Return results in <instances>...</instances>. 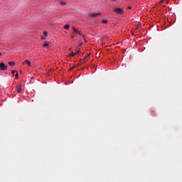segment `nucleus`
<instances>
[{
	"label": "nucleus",
	"instance_id": "1",
	"mask_svg": "<svg viewBox=\"0 0 182 182\" xmlns=\"http://www.w3.org/2000/svg\"><path fill=\"white\" fill-rule=\"evenodd\" d=\"M8 65H6L5 63H0V70H7Z\"/></svg>",
	"mask_w": 182,
	"mask_h": 182
},
{
	"label": "nucleus",
	"instance_id": "2",
	"mask_svg": "<svg viewBox=\"0 0 182 182\" xmlns=\"http://www.w3.org/2000/svg\"><path fill=\"white\" fill-rule=\"evenodd\" d=\"M114 12L122 15V14H123V9H122V8H116L114 9Z\"/></svg>",
	"mask_w": 182,
	"mask_h": 182
},
{
	"label": "nucleus",
	"instance_id": "3",
	"mask_svg": "<svg viewBox=\"0 0 182 182\" xmlns=\"http://www.w3.org/2000/svg\"><path fill=\"white\" fill-rule=\"evenodd\" d=\"M100 15H101L100 13H92V14H88V16H90L91 18H96V16H99Z\"/></svg>",
	"mask_w": 182,
	"mask_h": 182
},
{
	"label": "nucleus",
	"instance_id": "4",
	"mask_svg": "<svg viewBox=\"0 0 182 182\" xmlns=\"http://www.w3.org/2000/svg\"><path fill=\"white\" fill-rule=\"evenodd\" d=\"M28 65V66H31V61L26 60L23 63V65Z\"/></svg>",
	"mask_w": 182,
	"mask_h": 182
},
{
	"label": "nucleus",
	"instance_id": "5",
	"mask_svg": "<svg viewBox=\"0 0 182 182\" xmlns=\"http://www.w3.org/2000/svg\"><path fill=\"white\" fill-rule=\"evenodd\" d=\"M21 90H22V88H21V85H19V86H18V87H16V92H17V93H21Z\"/></svg>",
	"mask_w": 182,
	"mask_h": 182
},
{
	"label": "nucleus",
	"instance_id": "6",
	"mask_svg": "<svg viewBox=\"0 0 182 182\" xmlns=\"http://www.w3.org/2000/svg\"><path fill=\"white\" fill-rule=\"evenodd\" d=\"M48 46H49V42L45 41L44 43H43V47L44 48H48Z\"/></svg>",
	"mask_w": 182,
	"mask_h": 182
},
{
	"label": "nucleus",
	"instance_id": "7",
	"mask_svg": "<svg viewBox=\"0 0 182 182\" xmlns=\"http://www.w3.org/2000/svg\"><path fill=\"white\" fill-rule=\"evenodd\" d=\"M73 29L74 32H75V33H78V35H80V33L79 32V31H77V29H76L75 27H73Z\"/></svg>",
	"mask_w": 182,
	"mask_h": 182
},
{
	"label": "nucleus",
	"instance_id": "8",
	"mask_svg": "<svg viewBox=\"0 0 182 182\" xmlns=\"http://www.w3.org/2000/svg\"><path fill=\"white\" fill-rule=\"evenodd\" d=\"M9 66H15V62L10 61V62H9Z\"/></svg>",
	"mask_w": 182,
	"mask_h": 182
},
{
	"label": "nucleus",
	"instance_id": "9",
	"mask_svg": "<svg viewBox=\"0 0 182 182\" xmlns=\"http://www.w3.org/2000/svg\"><path fill=\"white\" fill-rule=\"evenodd\" d=\"M64 29H69V24H65L64 26Z\"/></svg>",
	"mask_w": 182,
	"mask_h": 182
},
{
	"label": "nucleus",
	"instance_id": "10",
	"mask_svg": "<svg viewBox=\"0 0 182 182\" xmlns=\"http://www.w3.org/2000/svg\"><path fill=\"white\" fill-rule=\"evenodd\" d=\"M102 23H107V20H106V19H102Z\"/></svg>",
	"mask_w": 182,
	"mask_h": 182
},
{
	"label": "nucleus",
	"instance_id": "11",
	"mask_svg": "<svg viewBox=\"0 0 182 182\" xmlns=\"http://www.w3.org/2000/svg\"><path fill=\"white\" fill-rule=\"evenodd\" d=\"M60 5H62V6L66 5V2H63V1H60Z\"/></svg>",
	"mask_w": 182,
	"mask_h": 182
},
{
	"label": "nucleus",
	"instance_id": "12",
	"mask_svg": "<svg viewBox=\"0 0 182 182\" xmlns=\"http://www.w3.org/2000/svg\"><path fill=\"white\" fill-rule=\"evenodd\" d=\"M16 79H18L19 76H18V72L16 73Z\"/></svg>",
	"mask_w": 182,
	"mask_h": 182
},
{
	"label": "nucleus",
	"instance_id": "13",
	"mask_svg": "<svg viewBox=\"0 0 182 182\" xmlns=\"http://www.w3.org/2000/svg\"><path fill=\"white\" fill-rule=\"evenodd\" d=\"M11 73L12 75H14V76H15V73H16V70H12Z\"/></svg>",
	"mask_w": 182,
	"mask_h": 182
},
{
	"label": "nucleus",
	"instance_id": "14",
	"mask_svg": "<svg viewBox=\"0 0 182 182\" xmlns=\"http://www.w3.org/2000/svg\"><path fill=\"white\" fill-rule=\"evenodd\" d=\"M75 54L73 52H71V53L70 54V56H75Z\"/></svg>",
	"mask_w": 182,
	"mask_h": 182
},
{
	"label": "nucleus",
	"instance_id": "15",
	"mask_svg": "<svg viewBox=\"0 0 182 182\" xmlns=\"http://www.w3.org/2000/svg\"><path fill=\"white\" fill-rule=\"evenodd\" d=\"M43 35H44V36H48V33L46 31H44Z\"/></svg>",
	"mask_w": 182,
	"mask_h": 182
},
{
	"label": "nucleus",
	"instance_id": "16",
	"mask_svg": "<svg viewBox=\"0 0 182 182\" xmlns=\"http://www.w3.org/2000/svg\"><path fill=\"white\" fill-rule=\"evenodd\" d=\"M79 52H80V51H77L76 53H75V55H78Z\"/></svg>",
	"mask_w": 182,
	"mask_h": 182
},
{
	"label": "nucleus",
	"instance_id": "17",
	"mask_svg": "<svg viewBox=\"0 0 182 182\" xmlns=\"http://www.w3.org/2000/svg\"><path fill=\"white\" fill-rule=\"evenodd\" d=\"M127 9H132V6H129L127 7Z\"/></svg>",
	"mask_w": 182,
	"mask_h": 182
},
{
	"label": "nucleus",
	"instance_id": "18",
	"mask_svg": "<svg viewBox=\"0 0 182 182\" xmlns=\"http://www.w3.org/2000/svg\"><path fill=\"white\" fill-rule=\"evenodd\" d=\"M73 69H75V67H72V68H70V70H72Z\"/></svg>",
	"mask_w": 182,
	"mask_h": 182
},
{
	"label": "nucleus",
	"instance_id": "19",
	"mask_svg": "<svg viewBox=\"0 0 182 182\" xmlns=\"http://www.w3.org/2000/svg\"><path fill=\"white\" fill-rule=\"evenodd\" d=\"M88 58H89V55L87 57H85V59H87Z\"/></svg>",
	"mask_w": 182,
	"mask_h": 182
},
{
	"label": "nucleus",
	"instance_id": "20",
	"mask_svg": "<svg viewBox=\"0 0 182 182\" xmlns=\"http://www.w3.org/2000/svg\"><path fill=\"white\" fill-rule=\"evenodd\" d=\"M73 38H75V36H72V39H73Z\"/></svg>",
	"mask_w": 182,
	"mask_h": 182
},
{
	"label": "nucleus",
	"instance_id": "21",
	"mask_svg": "<svg viewBox=\"0 0 182 182\" xmlns=\"http://www.w3.org/2000/svg\"><path fill=\"white\" fill-rule=\"evenodd\" d=\"M70 50H72V48H70Z\"/></svg>",
	"mask_w": 182,
	"mask_h": 182
},
{
	"label": "nucleus",
	"instance_id": "22",
	"mask_svg": "<svg viewBox=\"0 0 182 182\" xmlns=\"http://www.w3.org/2000/svg\"><path fill=\"white\" fill-rule=\"evenodd\" d=\"M2 54L0 53V56Z\"/></svg>",
	"mask_w": 182,
	"mask_h": 182
}]
</instances>
